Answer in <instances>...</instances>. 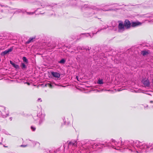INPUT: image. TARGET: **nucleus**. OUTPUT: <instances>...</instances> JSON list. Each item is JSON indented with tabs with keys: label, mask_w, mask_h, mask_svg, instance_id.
Segmentation results:
<instances>
[{
	"label": "nucleus",
	"mask_w": 153,
	"mask_h": 153,
	"mask_svg": "<svg viewBox=\"0 0 153 153\" xmlns=\"http://www.w3.org/2000/svg\"><path fill=\"white\" fill-rule=\"evenodd\" d=\"M147 18H149L151 21H153V14H147L145 16Z\"/></svg>",
	"instance_id": "obj_12"
},
{
	"label": "nucleus",
	"mask_w": 153,
	"mask_h": 153,
	"mask_svg": "<svg viewBox=\"0 0 153 153\" xmlns=\"http://www.w3.org/2000/svg\"><path fill=\"white\" fill-rule=\"evenodd\" d=\"M94 34V33H92V34H93V35Z\"/></svg>",
	"instance_id": "obj_36"
},
{
	"label": "nucleus",
	"mask_w": 153,
	"mask_h": 153,
	"mask_svg": "<svg viewBox=\"0 0 153 153\" xmlns=\"http://www.w3.org/2000/svg\"><path fill=\"white\" fill-rule=\"evenodd\" d=\"M75 142H70L69 143V145H74Z\"/></svg>",
	"instance_id": "obj_22"
},
{
	"label": "nucleus",
	"mask_w": 153,
	"mask_h": 153,
	"mask_svg": "<svg viewBox=\"0 0 153 153\" xmlns=\"http://www.w3.org/2000/svg\"><path fill=\"white\" fill-rule=\"evenodd\" d=\"M4 146L5 147L8 148V146H5L4 145Z\"/></svg>",
	"instance_id": "obj_31"
},
{
	"label": "nucleus",
	"mask_w": 153,
	"mask_h": 153,
	"mask_svg": "<svg viewBox=\"0 0 153 153\" xmlns=\"http://www.w3.org/2000/svg\"><path fill=\"white\" fill-rule=\"evenodd\" d=\"M10 120H12V117H10Z\"/></svg>",
	"instance_id": "obj_32"
},
{
	"label": "nucleus",
	"mask_w": 153,
	"mask_h": 153,
	"mask_svg": "<svg viewBox=\"0 0 153 153\" xmlns=\"http://www.w3.org/2000/svg\"><path fill=\"white\" fill-rule=\"evenodd\" d=\"M49 85L50 87H52V85L51 84H50Z\"/></svg>",
	"instance_id": "obj_29"
},
{
	"label": "nucleus",
	"mask_w": 153,
	"mask_h": 153,
	"mask_svg": "<svg viewBox=\"0 0 153 153\" xmlns=\"http://www.w3.org/2000/svg\"><path fill=\"white\" fill-rule=\"evenodd\" d=\"M27 83L28 84V85H30V83H29L27 82Z\"/></svg>",
	"instance_id": "obj_34"
},
{
	"label": "nucleus",
	"mask_w": 153,
	"mask_h": 153,
	"mask_svg": "<svg viewBox=\"0 0 153 153\" xmlns=\"http://www.w3.org/2000/svg\"><path fill=\"white\" fill-rule=\"evenodd\" d=\"M34 37L30 38L28 41L26 42L27 44H28L31 42L33 41V40L35 39Z\"/></svg>",
	"instance_id": "obj_13"
},
{
	"label": "nucleus",
	"mask_w": 153,
	"mask_h": 153,
	"mask_svg": "<svg viewBox=\"0 0 153 153\" xmlns=\"http://www.w3.org/2000/svg\"><path fill=\"white\" fill-rule=\"evenodd\" d=\"M87 8L86 5H84L82 8Z\"/></svg>",
	"instance_id": "obj_28"
},
{
	"label": "nucleus",
	"mask_w": 153,
	"mask_h": 153,
	"mask_svg": "<svg viewBox=\"0 0 153 153\" xmlns=\"http://www.w3.org/2000/svg\"><path fill=\"white\" fill-rule=\"evenodd\" d=\"M31 128L33 130V131H34L35 130L36 128H34V127H33V126H31Z\"/></svg>",
	"instance_id": "obj_23"
},
{
	"label": "nucleus",
	"mask_w": 153,
	"mask_h": 153,
	"mask_svg": "<svg viewBox=\"0 0 153 153\" xmlns=\"http://www.w3.org/2000/svg\"><path fill=\"white\" fill-rule=\"evenodd\" d=\"M124 23L126 29H128L131 26V22L128 20H126Z\"/></svg>",
	"instance_id": "obj_4"
},
{
	"label": "nucleus",
	"mask_w": 153,
	"mask_h": 153,
	"mask_svg": "<svg viewBox=\"0 0 153 153\" xmlns=\"http://www.w3.org/2000/svg\"><path fill=\"white\" fill-rule=\"evenodd\" d=\"M88 11L90 12H92V14H94V12H93V9H90L88 10Z\"/></svg>",
	"instance_id": "obj_21"
},
{
	"label": "nucleus",
	"mask_w": 153,
	"mask_h": 153,
	"mask_svg": "<svg viewBox=\"0 0 153 153\" xmlns=\"http://www.w3.org/2000/svg\"><path fill=\"white\" fill-rule=\"evenodd\" d=\"M12 10H13V11L12 12L13 13H24L26 11V10H24L17 9H13Z\"/></svg>",
	"instance_id": "obj_6"
},
{
	"label": "nucleus",
	"mask_w": 153,
	"mask_h": 153,
	"mask_svg": "<svg viewBox=\"0 0 153 153\" xmlns=\"http://www.w3.org/2000/svg\"><path fill=\"white\" fill-rule=\"evenodd\" d=\"M21 67L22 69H25L27 68L25 64L23 63H21Z\"/></svg>",
	"instance_id": "obj_16"
},
{
	"label": "nucleus",
	"mask_w": 153,
	"mask_h": 153,
	"mask_svg": "<svg viewBox=\"0 0 153 153\" xmlns=\"http://www.w3.org/2000/svg\"><path fill=\"white\" fill-rule=\"evenodd\" d=\"M42 14V13H41L40 12V13H37V14Z\"/></svg>",
	"instance_id": "obj_33"
},
{
	"label": "nucleus",
	"mask_w": 153,
	"mask_h": 153,
	"mask_svg": "<svg viewBox=\"0 0 153 153\" xmlns=\"http://www.w3.org/2000/svg\"><path fill=\"white\" fill-rule=\"evenodd\" d=\"M142 23L140 22L137 21L131 22V26L135 27L141 25Z\"/></svg>",
	"instance_id": "obj_9"
},
{
	"label": "nucleus",
	"mask_w": 153,
	"mask_h": 153,
	"mask_svg": "<svg viewBox=\"0 0 153 153\" xmlns=\"http://www.w3.org/2000/svg\"><path fill=\"white\" fill-rule=\"evenodd\" d=\"M143 83L145 87H148L150 85V82L148 79H144L143 80Z\"/></svg>",
	"instance_id": "obj_7"
},
{
	"label": "nucleus",
	"mask_w": 153,
	"mask_h": 153,
	"mask_svg": "<svg viewBox=\"0 0 153 153\" xmlns=\"http://www.w3.org/2000/svg\"><path fill=\"white\" fill-rule=\"evenodd\" d=\"M77 77H78L77 76H76V78H77V79H78Z\"/></svg>",
	"instance_id": "obj_37"
},
{
	"label": "nucleus",
	"mask_w": 153,
	"mask_h": 153,
	"mask_svg": "<svg viewBox=\"0 0 153 153\" xmlns=\"http://www.w3.org/2000/svg\"><path fill=\"white\" fill-rule=\"evenodd\" d=\"M39 6H41L42 7H45L46 6H47V3L46 2L43 1H38L36 3Z\"/></svg>",
	"instance_id": "obj_5"
},
{
	"label": "nucleus",
	"mask_w": 153,
	"mask_h": 153,
	"mask_svg": "<svg viewBox=\"0 0 153 153\" xmlns=\"http://www.w3.org/2000/svg\"><path fill=\"white\" fill-rule=\"evenodd\" d=\"M36 10L34 12H27L26 11V12L25 11V12L24 13H26V14L27 15H33L34 13H36Z\"/></svg>",
	"instance_id": "obj_14"
},
{
	"label": "nucleus",
	"mask_w": 153,
	"mask_h": 153,
	"mask_svg": "<svg viewBox=\"0 0 153 153\" xmlns=\"http://www.w3.org/2000/svg\"><path fill=\"white\" fill-rule=\"evenodd\" d=\"M122 90H118V91H122Z\"/></svg>",
	"instance_id": "obj_35"
},
{
	"label": "nucleus",
	"mask_w": 153,
	"mask_h": 153,
	"mask_svg": "<svg viewBox=\"0 0 153 153\" xmlns=\"http://www.w3.org/2000/svg\"><path fill=\"white\" fill-rule=\"evenodd\" d=\"M10 63L15 68H19V66L18 65L12 61H10Z\"/></svg>",
	"instance_id": "obj_11"
},
{
	"label": "nucleus",
	"mask_w": 153,
	"mask_h": 153,
	"mask_svg": "<svg viewBox=\"0 0 153 153\" xmlns=\"http://www.w3.org/2000/svg\"><path fill=\"white\" fill-rule=\"evenodd\" d=\"M22 59L23 60L24 62H26V63H28V60L26 58V57L25 56L23 57L22 58Z\"/></svg>",
	"instance_id": "obj_19"
},
{
	"label": "nucleus",
	"mask_w": 153,
	"mask_h": 153,
	"mask_svg": "<svg viewBox=\"0 0 153 153\" xmlns=\"http://www.w3.org/2000/svg\"><path fill=\"white\" fill-rule=\"evenodd\" d=\"M119 25L118 26V31L119 32H122L124 31L125 29L124 23L122 21H120L118 22Z\"/></svg>",
	"instance_id": "obj_3"
},
{
	"label": "nucleus",
	"mask_w": 153,
	"mask_h": 153,
	"mask_svg": "<svg viewBox=\"0 0 153 153\" xmlns=\"http://www.w3.org/2000/svg\"><path fill=\"white\" fill-rule=\"evenodd\" d=\"M141 53L143 56H145L148 54V52L146 51H142Z\"/></svg>",
	"instance_id": "obj_15"
},
{
	"label": "nucleus",
	"mask_w": 153,
	"mask_h": 153,
	"mask_svg": "<svg viewBox=\"0 0 153 153\" xmlns=\"http://www.w3.org/2000/svg\"><path fill=\"white\" fill-rule=\"evenodd\" d=\"M38 102H39V101H40L41 102L42 101V100L41 99V98H39L37 100Z\"/></svg>",
	"instance_id": "obj_25"
},
{
	"label": "nucleus",
	"mask_w": 153,
	"mask_h": 153,
	"mask_svg": "<svg viewBox=\"0 0 153 153\" xmlns=\"http://www.w3.org/2000/svg\"><path fill=\"white\" fill-rule=\"evenodd\" d=\"M51 74L53 76L56 78H59L60 76V74L56 72H51Z\"/></svg>",
	"instance_id": "obj_10"
},
{
	"label": "nucleus",
	"mask_w": 153,
	"mask_h": 153,
	"mask_svg": "<svg viewBox=\"0 0 153 153\" xmlns=\"http://www.w3.org/2000/svg\"><path fill=\"white\" fill-rule=\"evenodd\" d=\"M108 27V25H105V26L104 27H103V29H106V28H107Z\"/></svg>",
	"instance_id": "obj_27"
},
{
	"label": "nucleus",
	"mask_w": 153,
	"mask_h": 153,
	"mask_svg": "<svg viewBox=\"0 0 153 153\" xmlns=\"http://www.w3.org/2000/svg\"><path fill=\"white\" fill-rule=\"evenodd\" d=\"M94 10H100L101 11V10H102V9H99L97 8H94Z\"/></svg>",
	"instance_id": "obj_26"
},
{
	"label": "nucleus",
	"mask_w": 153,
	"mask_h": 153,
	"mask_svg": "<svg viewBox=\"0 0 153 153\" xmlns=\"http://www.w3.org/2000/svg\"><path fill=\"white\" fill-rule=\"evenodd\" d=\"M112 10V9H105L104 8L103 10L104 11H108V10Z\"/></svg>",
	"instance_id": "obj_24"
},
{
	"label": "nucleus",
	"mask_w": 153,
	"mask_h": 153,
	"mask_svg": "<svg viewBox=\"0 0 153 153\" xmlns=\"http://www.w3.org/2000/svg\"><path fill=\"white\" fill-rule=\"evenodd\" d=\"M45 116V114L40 111L38 113L36 116H34L33 118L35 120L38 121L40 124L44 120Z\"/></svg>",
	"instance_id": "obj_1"
},
{
	"label": "nucleus",
	"mask_w": 153,
	"mask_h": 153,
	"mask_svg": "<svg viewBox=\"0 0 153 153\" xmlns=\"http://www.w3.org/2000/svg\"><path fill=\"white\" fill-rule=\"evenodd\" d=\"M85 34V36L86 37H88L89 36H90V37H92V36L89 33H87L86 34Z\"/></svg>",
	"instance_id": "obj_20"
},
{
	"label": "nucleus",
	"mask_w": 153,
	"mask_h": 153,
	"mask_svg": "<svg viewBox=\"0 0 153 153\" xmlns=\"http://www.w3.org/2000/svg\"><path fill=\"white\" fill-rule=\"evenodd\" d=\"M65 60L64 59H62L59 62V63L61 64H63L65 63Z\"/></svg>",
	"instance_id": "obj_18"
},
{
	"label": "nucleus",
	"mask_w": 153,
	"mask_h": 153,
	"mask_svg": "<svg viewBox=\"0 0 153 153\" xmlns=\"http://www.w3.org/2000/svg\"><path fill=\"white\" fill-rule=\"evenodd\" d=\"M9 112L8 110H6V108L3 107L0 109V114L3 117H6L9 114Z\"/></svg>",
	"instance_id": "obj_2"
},
{
	"label": "nucleus",
	"mask_w": 153,
	"mask_h": 153,
	"mask_svg": "<svg viewBox=\"0 0 153 153\" xmlns=\"http://www.w3.org/2000/svg\"><path fill=\"white\" fill-rule=\"evenodd\" d=\"M149 102L150 103H152V102H153V101H150Z\"/></svg>",
	"instance_id": "obj_30"
},
{
	"label": "nucleus",
	"mask_w": 153,
	"mask_h": 153,
	"mask_svg": "<svg viewBox=\"0 0 153 153\" xmlns=\"http://www.w3.org/2000/svg\"><path fill=\"white\" fill-rule=\"evenodd\" d=\"M97 83L99 84H102L103 83V80L102 79H99Z\"/></svg>",
	"instance_id": "obj_17"
},
{
	"label": "nucleus",
	"mask_w": 153,
	"mask_h": 153,
	"mask_svg": "<svg viewBox=\"0 0 153 153\" xmlns=\"http://www.w3.org/2000/svg\"><path fill=\"white\" fill-rule=\"evenodd\" d=\"M13 48H10L8 50H6L3 52H2L1 53V56H4L6 54L10 52H11L13 50Z\"/></svg>",
	"instance_id": "obj_8"
}]
</instances>
